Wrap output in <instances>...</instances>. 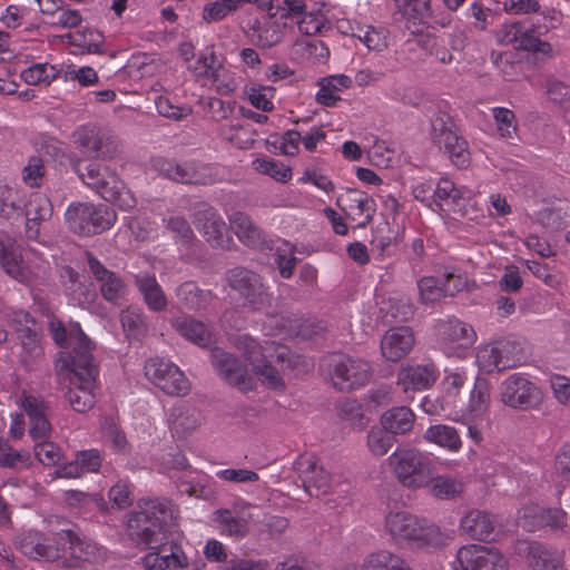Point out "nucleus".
I'll return each mask as SVG.
<instances>
[{
  "mask_svg": "<svg viewBox=\"0 0 570 570\" xmlns=\"http://www.w3.org/2000/svg\"><path fill=\"white\" fill-rule=\"evenodd\" d=\"M173 512L169 502L149 501L135 513L130 527L136 523L139 541L150 550L144 559V566L149 570L178 569L188 566V558L181 547L168 539L165 523Z\"/></svg>",
  "mask_w": 570,
  "mask_h": 570,
  "instance_id": "f257e3e1",
  "label": "nucleus"
},
{
  "mask_svg": "<svg viewBox=\"0 0 570 570\" xmlns=\"http://www.w3.org/2000/svg\"><path fill=\"white\" fill-rule=\"evenodd\" d=\"M72 170L89 189L106 202H110L124 210L136 206L134 194L127 188L117 169L105 160L78 158L72 161Z\"/></svg>",
  "mask_w": 570,
  "mask_h": 570,
  "instance_id": "f03ea898",
  "label": "nucleus"
},
{
  "mask_svg": "<svg viewBox=\"0 0 570 570\" xmlns=\"http://www.w3.org/2000/svg\"><path fill=\"white\" fill-rule=\"evenodd\" d=\"M384 529L391 541L401 548L424 549L443 542L439 525L404 510L390 511L384 519Z\"/></svg>",
  "mask_w": 570,
  "mask_h": 570,
  "instance_id": "7ed1b4c3",
  "label": "nucleus"
},
{
  "mask_svg": "<svg viewBox=\"0 0 570 570\" xmlns=\"http://www.w3.org/2000/svg\"><path fill=\"white\" fill-rule=\"evenodd\" d=\"M387 463L397 482L410 490L428 488L435 473L434 461L415 448H397L387 458Z\"/></svg>",
  "mask_w": 570,
  "mask_h": 570,
  "instance_id": "20e7f679",
  "label": "nucleus"
},
{
  "mask_svg": "<svg viewBox=\"0 0 570 570\" xmlns=\"http://www.w3.org/2000/svg\"><path fill=\"white\" fill-rule=\"evenodd\" d=\"M69 366L61 367L68 372V390L66 397L73 411L83 413L95 404V389L98 366L95 358L80 356V363L68 360Z\"/></svg>",
  "mask_w": 570,
  "mask_h": 570,
  "instance_id": "39448f33",
  "label": "nucleus"
},
{
  "mask_svg": "<svg viewBox=\"0 0 570 570\" xmlns=\"http://www.w3.org/2000/svg\"><path fill=\"white\" fill-rule=\"evenodd\" d=\"M116 217L112 208L91 203L70 204L66 212L69 229L81 236L97 235L109 229Z\"/></svg>",
  "mask_w": 570,
  "mask_h": 570,
  "instance_id": "423d86ee",
  "label": "nucleus"
},
{
  "mask_svg": "<svg viewBox=\"0 0 570 570\" xmlns=\"http://www.w3.org/2000/svg\"><path fill=\"white\" fill-rule=\"evenodd\" d=\"M49 331L53 341L63 348H70L60 353V367L69 366L68 360L79 363L80 356L94 358L91 351L95 347L91 340L83 333L78 322H70L67 326L59 320L49 322Z\"/></svg>",
  "mask_w": 570,
  "mask_h": 570,
  "instance_id": "0eeeda50",
  "label": "nucleus"
},
{
  "mask_svg": "<svg viewBox=\"0 0 570 570\" xmlns=\"http://www.w3.org/2000/svg\"><path fill=\"white\" fill-rule=\"evenodd\" d=\"M333 385L340 391H352L364 386L371 377L367 361L346 354H333L327 361Z\"/></svg>",
  "mask_w": 570,
  "mask_h": 570,
  "instance_id": "6e6552de",
  "label": "nucleus"
},
{
  "mask_svg": "<svg viewBox=\"0 0 570 570\" xmlns=\"http://www.w3.org/2000/svg\"><path fill=\"white\" fill-rule=\"evenodd\" d=\"M501 402L512 409L529 411L543 401L541 389L522 373H513L500 384Z\"/></svg>",
  "mask_w": 570,
  "mask_h": 570,
  "instance_id": "1a4fd4ad",
  "label": "nucleus"
},
{
  "mask_svg": "<svg viewBox=\"0 0 570 570\" xmlns=\"http://www.w3.org/2000/svg\"><path fill=\"white\" fill-rule=\"evenodd\" d=\"M228 284L244 299V305L253 311H266L272 305V294L262 277L244 267H235L228 273Z\"/></svg>",
  "mask_w": 570,
  "mask_h": 570,
  "instance_id": "9d476101",
  "label": "nucleus"
},
{
  "mask_svg": "<svg viewBox=\"0 0 570 570\" xmlns=\"http://www.w3.org/2000/svg\"><path fill=\"white\" fill-rule=\"evenodd\" d=\"M72 137L77 148L83 154L95 156V160H109L120 153L119 141L115 136L90 124L78 127Z\"/></svg>",
  "mask_w": 570,
  "mask_h": 570,
  "instance_id": "9b49d317",
  "label": "nucleus"
},
{
  "mask_svg": "<svg viewBox=\"0 0 570 570\" xmlns=\"http://www.w3.org/2000/svg\"><path fill=\"white\" fill-rule=\"evenodd\" d=\"M145 374L149 381L169 395H185L190 389L185 374L168 360L149 358L145 364Z\"/></svg>",
  "mask_w": 570,
  "mask_h": 570,
  "instance_id": "f8f14e48",
  "label": "nucleus"
},
{
  "mask_svg": "<svg viewBox=\"0 0 570 570\" xmlns=\"http://www.w3.org/2000/svg\"><path fill=\"white\" fill-rule=\"evenodd\" d=\"M507 558L495 548L481 544H466L461 547L453 569L458 570H507Z\"/></svg>",
  "mask_w": 570,
  "mask_h": 570,
  "instance_id": "ddd939ff",
  "label": "nucleus"
},
{
  "mask_svg": "<svg viewBox=\"0 0 570 570\" xmlns=\"http://www.w3.org/2000/svg\"><path fill=\"white\" fill-rule=\"evenodd\" d=\"M210 363L218 376L229 385L243 392L254 389L255 381L246 365L232 353L216 347L210 352Z\"/></svg>",
  "mask_w": 570,
  "mask_h": 570,
  "instance_id": "4468645a",
  "label": "nucleus"
},
{
  "mask_svg": "<svg viewBox=\"0 0 570 570\" xmlns=\"http://www.w3.org/2000/svg\"><path fill=\"white\" fill-rule=\"evenodd\" d=\"M66 538L69 544V558L66 561L71 568L100 566L109 558V551L89 538L71 530L66 531Z\"/></svg>",
  "mask_w": 570,
  "mask_h": 570,
  "instance_id": "2eb2a0df",
  "label": "nucleus"
},
{
  "mask_svg": "<svg viewBox=\"0 0 570 570\" xmlns=\"http://www.w3.org/2000/svg\"><path fill=\"white\" fill-rule=\"evenodd\" d=\"M464 287L463 278L454 268H444L442 278L424 276L417 281L420 302L424 305L434 304L448 296H454Z\"/></svg>",
  "mask_w": 570,
  "mask_h": 570,
  "instance_id": "dca6fc26",
  "label": "nucleus"
},
{
  "mask_svg": "<svg viewBox=\"0 0 570 570\" xmlns=\"http://www.w3.org/2000/svg\"><path fill=\"white\" fill-rule=\"evenodd\" d=\"M234 346L243 354L252 366V371L259 368L261 364L273 358V354H275L278 361L284 362L289 353L288 348L284 345L275 344L272 341L261 343L247 334L237 335L234 338Z\"/></svg>",
  "mask_w": 570,
  "mask_h": 570,
  "instance_id": "f3484780",
  "label": "nucleus"
},
{
  "mask_svg": "<svg viewBox=\"0 0 570 570\" xmlns=\"http://www.w3.org/2000/svg\"><path fill=\"white\" fill-rule=\"evenodd\" d=\"M497 40L501 45L512 46L519 50L540 52L550 50V45L541 41L534 29L523 21L503 23L497 32Z\"/></svg>",
  "mask_w": 570,
  "mask_h": 570,
  "instance_id": "a211bd4d",
  "label": "nucleus"
},
{
  "mask_svg": "<svg viewBox=\"0 0 570 570\" xmlns=\"http://www.w3.org/2000/svg\"><path fill=\"white\" fill-rule=\"evenodd\" d=\"M194 224L203 233L206 242L214 247L224 246L227 226L220 214L208 203L194 205Z\"/></svg>",
  "mask_w": 570,
  "mask_h": 570,
  "instance_id": "6ab92c4d",
  "label": "nucleus"
},
{
  "mask_svg": "<svg viewBox=\"0 0 570 570\" xmlns=\"http://www.w3.org/2000/svg\"><path fill=\"white\" fill-rule=\"evenodd\" d=\"M159 174L170 180L181 184L208 185L214 183L206 171L208 167H196L191 163H177L173 159H159L156 163Z\"/></svg>",
  "mask_w": 570,
  "mask_h": 570,
  "instance_id": "aec40b11",
  "label": "nucleus"
},
{
  "mask_svg": "<svg viewBox=\"0 0 570 570\" xmlns=\"http://www.w3.org/2000/svg\"><path fill=\"white\" fill-rule=\"evenodd\" d=\"M337 205L341 206L353 220L361 219L357 224L361 228L366 227L376 213L375 200L367 194L357 189H348L344 195L340 196L337 198Z\"/></svg>",
  "mask_w": 570,
  "mask_h": 570,
  "instance_id": "412c9836",
  "label": "nucleus"
},
{
  "mask_svg": "<svg viewBox=\"0 0 570 570\" xmlns=\"http://www.w3.org/2000/svg\"><path fill=\"white\" fill-rule=\"evenodd\" d=\"M87 262L90 273L100 284L102 297L110 303L118 304L126 289L122 279L115 272L109 271L91 253H87Z\"/></svg>",
  "mask_w": 570,
  "mask_h": 570,
  "instance_id": "4be33fe9",
  "label": "nucleus"
},
{
  "mask_svg": "<svg viewBox=\"0 0 570 570\" xmlns=\"http://www.w3.org/2000/svg\"><path fill=\"white\" fill-rule=\"evenodd\" d=\"M436 332L442 343L451 348H469L478 337L472 325L455 317L440 320L436 324Z\"/></svg>",
  "mask_w": 570,
  "mask_h": 570,
  "instance_id": "5701e85b",
  "label": "nucleus"
},
{
  "mask_svg": "<svg viewBox=\"0 0 570 570\" xmlns=\"http://www.w3.org/2000/svg\"><path fill=\"white\" fill-rule=\"evenodd\" d=\"M414 344L415 336L411 327H392L382 337L381 352L387 361L397 362L412 351Z\"/></svg>",
  "mask_w": 570,
  "mask_h": 570,
  "instance_id": "b1692460",
  "label": "nucleus"
},
{
  "mask_svg": "<svg viewBox=\"0 0 570 570\" xmlns=\"http://www.w3.org/2000/svg\"><path fill=\"white\" fill-rule=\"evenodd\" d=\"M22 216L26 217V233L30 239L39 236V226L52 216V204L42 193H31L29 199L22 203Z\"/></svg>",
  "mask_w": 570,
  "mask_h": 570,
  "instance_id": "393cba45",
  "label": "nucleus"
},
{
  "mask_svg": "<svg viewBox=\"0 0 570 570\" xmlns=\"http://www.w3.org/2000/svg\"><path fill=\"white\" fill-rule=\"evenodd\" d=\"M396 13L404 21L411 35H420L425 29L426 17H432L431 0H393Z\"/></svg>",
  "mask_w": 570,
  "mask_h": 570,
  "instance_id": "a878e982",
  "label": "nucleus"
},
{
  "mask_svg": "<svg viewBox=\"0 0 570 570\" xmlns=\"http://www.w3.org/2000/svg\"><path fill=\"white\" fill-rule=\"evenodd\" d=\"M14 546L30 559H53L57 550L50 544L49 539L40 531L23 530L14 538Z\"/></svg>",
  "mask_w": 570,
  "mask_h": 570,
  "instance_id": "bb28decb",
  "label": "nucleus"
},
{
  "mask_svg": "<svg viewBox=\"0 0 570 570\" xmlns=\"http://www.w3.org/2000/svg\"><path fill=\"white\" fill-rule=\"evenodd\" d=\"M438 376V367L434 363L430 362L403 366L399 372L397 380L404 391H421L432 386Z\"/></svg>",
  "mask_w": 570,
  "mask_h": 570,
  "instance_id": "cd10ccee",
  "label": "nucleus"
},
{
  "mask_svg": "<svg viewBox=\"0 0 570 570\" xmlns=\"http://www.w3.org/2000/svg\"><path fill=\"white\" fill-rule=\"evenodd\" d=\"M323 465L314 454H302L294 462V470L298 474L305 491L311 497L326 494L325 479H315V474Z\"/></svg>",
  "mask_w": 570,
  "mask_h": 570,
  "instance_id": "c85d7f7f",
  "label": "nucleus"
},
{
  "mask_svg": "<svg viewBox=\"0 0 570 570\" xmlns=\"http://www.w3.org/2000/svg\"><path fill=\"white\" fill-rule=\"evenodd\" d=\"M285 29V22L278 20L275 16H268L254 23L250 40L258 48L269 49L283 40Z\"/></svg>",
  "mask_w": 570,
  "mask_h": 570,
  "instance_id": "c756f323",
  "label": "nucleus"
},
{
  "mask_svg": "<svg viewBox=\"0 0 570 570\" xmlns=\"http://www.w3.org/2000/svg\"><path fill=\"white\" fill-rule=\"evenodd\" d=\"M497 521L493 515L481 510H471L460 521V530L472 540L487 541L493 534Z\"/></svg>",
  "mask_w": 570,
  "mask_h": 570,
  "instance_id": "7c9ffc66",
  "label": "nucleus"
},
{
  "mask_svg": "<svg viewBox=\"0 0 570 570\" xmlns=\"http://www.w3.org/2000/svg\"><path fill=\"white\" fill-rule=\"evenodd\" d=\"M0 265L12 278L26 283L29 276L23 267L21 254L13 238L0 232Z\"/></svg>",
  "mask_w": 570,
  "mask_h": 570,
  "instance_id": "2f4dec72",
  "label": "nucleus"
},
{
  "mask_svg": "<svg viewBox=\"0 0 570 570\" xmlns=\"http://www.w3.org/2000/svg\"><path fill=\"white\" fill-rule=\"evenodd\" d=\"M170 324L184 338L200 347H207L212 343L213 333L210 327L193 316H177L170 321Z\"/></svg>",
  "mask_w": 570,
  "mask_h": 570,
  "instance_id": "473e14b6",
  "label": "nucleus"
},
{
  "mask_svg": "<svg viewBox=\"0 0 570 570\" xmlns=\"http://www.w3.org/2000/svg\"><path fill=\"white\" fill-rule=\"evenodd\" d=\"M135 285L150 311L163 312L166 309L167 297L154 274L147 272L136 274Z\"/></svg>",
  "mask_w": 570,
  "mask_h": 570,
  "instance_id": "72a5a7b5",
  "label": "nucleus"
},
{
  "mask_svg": "<svg viewBox=\"0 0 570 570\" xmlns=\"http://www.w3.org/2000/svg\"><path fill=\"white\" fill-rule=\"evenodd\" d=\"M527 562L530 570H563L562 554L537 541L528 543Z\"/></svg>",
  "mask_w": 570,
  "mask_h": 570,
  "instance_id": "f704fd0d",
  "label": "nucleus"
},
{
  "mask_svg": "<svg viewBox=\"0 0 570 570\" xmlns=\"http://www.w3.org/2000/svg\"><path fill=\"white\" fill-rule=\"evenodd\" d=\"M440 150L449 156L452 164L459 168H466L471 157L468 141L459 135L458 130H453L438 141L434 142Z\"/></svg>",
  "mask_w": 570,
  "mask_h": 570,
  "instance_id": "c9c22d12",
  "label": "nucleus"
},
{
  "mask_svg": "<svg viewBox=\"0 0 570 570\" xmlns=\"http://www.w3.org/2000/svg\"><path fill=\"white\" fill-rule=\"evenodd\" d=\"M215 521L223 534L244 538L248 533L249 515L236 510L223 509L215 512Z\"/></svg>",
  "mask_w": 570,
  "mask_h": 570,
  "instance_id": "e433bc0d",
  "label": "nucleus"
},
{
  "mask_svg": "<svg viewBox=\"0 0 570 570\" xmlns=\"http://www.w3.org/2000/svg\"><path fill=\"white\" fill-rule=\"evenodd\" d=\"M320 89L316 94V101L325 107H334L341 97L338 91L348 89L352 86V79L346 75H332L322 78L318 82Z\"/></svg>",
  "mask_w": 570,
  "mask_h": 570,
  "instance_id": "4c0bfd02",
  "label": "nucleus"
},
{
  "mask_svg": "<svg viewBox=\"0 0 570 570\" xmlns=\"http://www.w3.org/2000/svg\"><path fill=\"white\" fill-rule=\"evenodd\" d=\"M362 570H414L401 556L387 549H381L367 554Z\"/></svg>",
  "mask_w": 570,
  "mask_h": 570,
  "instance_id": "58836bf2",
  "label": "nucleus"
},
{
  "mask_svg": "<svg viewBox=\"0 0 570 570\" xmlns=\"http://www.w3.org/2000/svg\"><path fill=\"white\" fill-rule=\"evenodd\" d=\"M415 415L407 406H396L387 410L381 416L383 429L391 434H405L413 428Z\"/></svg>",
  "mask_w": 570,
  "mask_h": 570,
  "instance_id": "ea45409f",
  "label": "nucleus"
},
{
  "mask_svg": "<svg viewBox=\"0 0 570 570\" xmlns=\"http://www.w3.org/2000/svg\"><path fill=\"white\" fill-rule=\"evenodd\" d=\"M229 224L232 229L237 235L238 239L247 246H257L262 239L263 234L258 226H256L250 217L243 212H234L229 215Z\"/></svg>",
  "mask_w": 570,
  "mask_h": 570,
  "instance_id": "a19ab883",
  "label": "nucleus"
},
{
  "mask_svg": "<svg viewBox=\"0 0 570 570\" xmlns=\"http://www.w3.org/2000/svg\"><path fill=\"white\" fill-rule=\"evenodd\" d=\"M176 296L180 304L191 311L207 308L213 299L209 291L200 289L194 282L180 284L176 289Z\"/></svg>",
  "mask_w": 570,
  "mask_h": 570,
  "instance_id": "79ce46f5",
  "label": "nucleus"
},
{
  "mask_svg": "<svg viewBox=\"0 0 570 570\" xmlns=\"http://www.w3.org/2000/svg\"><path fill=\"white\" fill-rule=\"evenodd\" d=\"M423 436L428 442L438 444L452 452L459 451L462 446L458 431L450 425H431L425 430Z\"/></svg>",
  "mask_w": 570,
  "mask_h": 570,
  "instance_id": "37998d69",
  "label": "nucleus"
},
{
  "mask_svg": "<svg viewBox=\"0 0 570 570\" xmlns=\"http://www.w3.org/2000/svg\"><path fill=\"white\" fill-rule=\"evenodd\" d=\"M428 487L430 493L440 500H453L464 490V484L460 479L451 475H435V473Z\"/></svg>",
  "mask_w": 570,
  "mask_h": 570,
  "instance_id": "c03bdc74",
  "label": "nucleus"
},
{
  "mask_svg": "<svg viewBox=\"0 0 570 570\" xmlns=\"http://www.w3.org/2000/svg\"><path fill=\"white\" fill-rule=\"evenodd\" d=\"M462 200L460 190L448 178L439 180L436 188L433 190V204L440 210L456 212Z\"/></svg>",
  "mask_w": 570,
  "mask_h": 570,
  "instance_id": "a18cd8bd",
  "label": "nucleus"
},
{
  "mask_svg": "<svg viewBox=\"0 0 570 570\" xmlns=\"http://www.w3.org/2000/svg\"><path fill=\"white\" fill-rule=\"evenodd\" d=\"M499 342L485 344L478 350L476 364L484 373L501 372L509 368L507 361H502Z\"/></svg>",
  "mask_w": 570,
  "mask_h": 570,
  "instance_id": "49530a36",
  "label": "nucleus"
},
{
  "mask_svg": "<svg viewBox=\"0 0 570 570\" xmlns=\"http://www.w3.org/2000/svg\"><path fill=\"white\" fill-rule=\"evenodd\" d=\"M490 383L484 377H476L470 393L468 410L473 416L483 415L490 405Z\"/></svg>",
  "mask_w": 570,
  "mask_h": 570,
  "instance_id": "de8ad7c7",
  "label": "nucleus"
},
{
  "mask_svg": "<svg viewBox=\"0 0 570 570\" xmlns=\"http://www.w3.org/2000/svg\"><path fill=\"white\" fill-rule=\"evenodd\" d=\"M59 75V69L50 63H35L21 71V79L32 86L49 85Z\"/></svg>",
  "mask_w": 570,
  "mask_h": 570,
  "instance_id": "09e8293b",
  "label": "nucleus"
},
{
  "mask_svg": "<svg viewBox=\"0 0 570 570\" xmlns=\"http://www.w3.org/2000/svg\"><path fill=\"white\" fill-rule=\"evenodd\" d=\"M219 132L226 140L239 148H248L254 142V139L249 137L252 134L250 128L244 126L240 120H232L228 124L222 125Z\"/></svg>",
  "mask_w": 570,
  "mask_h": 570,
  "instance_id": "8fccbe9b",
  "label": "nucleus"
},
{
  "mask_svg": "<svg viewBox=\"0 0 570 570\" xmlns=\"http://www.w3.org/2000/svg\"><path fill=\"white\" fill-rule=\"evenodd\" d=\"M22 216V202L19 191L10 186H0V217L10 219Z\"/></svg>",
  "mask_w": 570,
  "mask_h": 570,
  "instance_id": "3c124183",
  "label": "nucleus"
},
{
  "mask_svg": "<svg viewBox=\"0 0 570 570\" xmlns=\"http://www.w3.org/2000/svg\"><path fill=\"white\" fill-rule=\"evenodd\" d=\"M120 321L129 338L140 340L148 331L144 314L138 309L128 308L120 315Z\"/></svg>",
  "mask_w": 570,
  "mask_h": 570,
  "instance_id": "603ef678",
  "label": "nucleus"
},
{
  "mask_svg": "<svg viewBox=\"0 0 570 570\" xmlns=\"http://www.w3.org/2000/svg\"><path fill=\"white\" fill-rule=\"evenodd\" d=\"M252 166L256 171L268 175L281 183H286L292 178L291 168L272 158H256L253 160Z\"/></svg>",
  "mask_w": 570,
  "mask_h": 570,
  "instance_id": "864d4df0",
  "label": "nucleus"
},
{
  "mask_svg": "<svg viewBox=\"0 0 570 570\" xmlns=\"http://www.w3.org/2000/svg\"><path fill=\"white\" fill-rule=\"evenodd\" d=\"M165 228L173 235L176 242L189 244L195 238V234L189 222L181 215H169L163 219Z\"/></svg>",
  "mask_w": 570,
  "mask_h": 570,
  "instance_id": "5fc2aeb1",
  "label": "nucleus"
},
{
  "mask_svg": "<svg viewBox=\"0 0 570 570\" xmlns=\"http://www.w3.org/2000/svg\"><path fill=\"white\" fill-rule=\"evenodd\" d=\"M70 43L81 48L87 53H100L104 45V36L95 29L77 31L71 37Z\"/></svg>",
  "mask_w": 570,
  "mask_h": 570,
  "instance_id": "6e6d98bb",
  "label": "nucleus"
},
{
  "mask_svg": "<svg viewBox=\"0 0 570 570\" xmlns=\"http://www.w3.org/2000/svg\"><path fill=\"white\" fill-rule=\"evenodd\" d=\"M220 63L219 57L210 50L202 52L190 66V69L198 79L209 81Z\"/></svg>",
  "mask_w": 570,
  "mask_h": 570,
  "instance_id": "4d7b16f0",
  "label": "nucleus"
},
{
  "mask_svg": "<svg viewBox=\"0 0 570 570\" xmlns=\"http://www.w3.org/2000/svg\"><path fill=\"white\" fill-rule=\"evenodd\" d=\"M236 0H215L207 2L202 12V18L207 23L218 22L236 11Z\"/></svg>",
  "mask_w": 570,
  "mask_h": 570,
  "instance_id": "13d9d810",
  "label": "nucleus"
},
{
  "mask_svg": "<svg viewBox=\"0 0 570 570\" xmlns=\"http://www.w3.org/2000/svg\"><path fill=\"white\" fill-rule=\"evenodd\" d=\"M492 112L500 135L503 138L513 139L518 130L514 112L502 107H494Z\"/></svg>",
  "mask_w": 570,
  "mask_h": 570,
  "instance_id": "bf43d9fd",
  "label": "nucleus"
},
{
  "mask_svg": "<svg viewBox=\"0 0 570 570\" xmlns=\"http://www.w3.org/2000/svg\"><path fill=\"white\" fill-rule=\"evenodd\" d=\"M104 438L114 452L120 454L130 452V445L125 433L112 421H107L104 424Z\"/></svg>",
  "mask_w": 570,
  "mask_h": 570,
  "instance_id": "052dcab7",
  "label": "nucleus"
},
{
  "mask_svg": "<svg viewBox=\"0 0 570 570\" xmlns=\"http://www.w3.org/2000/svg\"><path fill=\"white\" fill-rule=\"evenodd\" d=\"M45 174L46 168L42 159L38 156H31L21 170V178L27 186L36 188L41 185Z\"/></svg>",
  "mask_w": 570,
  "mask_h": 570,
  "instance_id": "680f3d73",
  "label": "nucleus"
},
{
  "mask_svg": "<svg viewBox=\"0 0 570 570\" xmlns=\"http://www.w3.org/2000/svg\"><path fill=\"white\" fill-rule=\"evenodd\" d=\"M20 404L26 412L28 420L50 415L51 409L41 396L23 392L20 396Z\"/></svg>",
  "mask_w": 570,
  "mask_h": 570,
  "instance_id": "e2e57ef3",
  "label": "nucleus"
},
{
  "mask_svg": "<svg viewBox=\"0 0 570 570\" xmlns=\"http://www.w3.org/2000/svg\"><path fill=\"white\" fill-rule=\"evenodd\" d=\"M254 374L258 376L262 383L271 390L284 392L286 384L279 373V371L271 364V361H266L261 364L259 368H255Z\"/></svg>",
  "mask_w": 570,
  "mask_h": 570,
  "instance_id": "0e129e2a",
  "label": "nucleus"
},
{
  "mask_svg": "<svg viewBox=\"0 0 570 570\" xmlns=\"http://www.w3.org/2000/svg\"><path fill=\"white\" fill-rule=\"evenodd\" d=\"M415 313L414 305L406 297L391 298L387 315L391 322L405 323L409 322Z\"/></svg>",
  "mask_w": 570,
  "mask_h": 570,
  "instance_id": "69168bd1",
  "label": "nucleus"
},
{
  "mask_svg": "<svg viewBox=\"0 0 570 570\" xmlns=\"http://www.w3.org/2000/svg\"><path fill=\"white\" fill-rule=\"evenodd\" d=\"M396 242V233L389 224L379 225L372 234L371 245L380 255H385Z\"/></svg>",
  "mask_w": 570,
  "mask_h": 570,
  "instance_id": "338daca9",
  "label": "nucleus"
},
{
  "mask_svg": "<svg viewBox=\"0 0 570 570\" xmlns=\"http://www.w3.org/2000/svg\"><path fill=\"white\" fill-rule=\"evenodd\" d=\"M35 455L43 465H56L61 460V450L53 442L46 440L35 441Z\"/></svg>",
  "mask_w": 570,
  "mask_h": 570,
  "instance_id": "774afa93",
  "label": "nucleus"
}]
</instances>
